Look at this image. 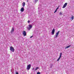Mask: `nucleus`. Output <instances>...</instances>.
I'll list each match as a JSON object with an SVG mask.
<instances>
[{
  "label": "nucleus",
  "mask_w": 74,
  "mask_h": 74,
  "mask_svg": "<svg viewBox=\"0 0 74 74\" xmlns=\"http://www.w3.org/2000/svg\"><path fill=\"white\" fill-rule=\"evenodd\" d=\"M23 33L24 36H26V31H23Z\"/></svg>",
  "instance_id": "obj_7"
},
{
  "label": "nucleus",
  "mask_w": 74,
  "mask_h": 74,
  "mask_svg": "<svg viewBox=\"0 0 74 74\" xmlns=\"http://www.w3.org/2000/svg\"><path fill=\"white\" fill-rule=\"evenodd\" d=\"M71 47V45H69L68 46H66L65 47V49H66V48H69V47Z\"/></svg>",
  "instance_id": "obj_11"
},
{
  "label": "nucleus",
  "mask_w": 74,
  "mask_h": 74,
  "mask_svg": "<svg viewBox=\"0 0 74 74\" xmlns=\"http://www.w3.org/2000/svg\"><path fill=\"white\" fill-rule=\"evenodd\" d=\"M16 74H18V72H17L16 73Z\"/></svg>",
  "instance_id": "obj_20"
},
{
  "label": "nucleus",
  "mask_w": 74,
  "mask_h": 74,
  "mask_svg": "<svg viewBox=\"0 0 74 74\" xmlns=\"http://www.w3.org/2000/svg\"><path fill=\"white\" fill-rule=\"evenodd\" d=\"M62 53H60V56L57 60V62H59V60L60 59V58H61V57L62 56Z\"/></svg>",
  "instance_id": "obj_2"
},
{
  "label": "nucleus",
  "mask_w": 74,
  "mask_h": 74,
  "mask_svg": "<svg viewBox=\"0 0 74 74\" xmlns=\"http://www.w3.org/2000/svg\"><path fill=\"white\" fill-rule=\"evenodd\" d=\"M31 67V65L29 64L27 66L26 69L27 70H29L30 69Z\"/></svg>",
  "instance_id": "obj_3"
},
{
  "label": "nucleus",
  "mask_w": 74,
  "mask_h": 74,
  "mask_svg": "<svg viewBox=\"0 0 74 74\" xmlns=\"http://www.w3.org/2000/svg\"><path fill=\"white\" fill-rule=\"evenodd\" d=\"M59 32H60V31H58L57 33H56V38L58 37V35H59Z\"/></svg>",
  "instance_id": "obj_4"
},
{
  "label": "nucleus",
  "mask_w": 74,
  "mask_h": 74,
  "mask_svg": "<svg viewBox=\"0 0 74 74\" xmlns=\"http://www.w3.org/2000/svg\"><path fill=\"white\" fill-rule=\"evenodd\" d=\"M33 70H34V68H33Z\"/></svg>",
  "instance_id": "obj_23"
},
{
  "label": "nucleus",
  "mask_w": 74,
  "mask_h": 74,
  "mask_svg": "<svg viewBox=\"0 0 74 74\" xmlns=\"http://www.w3.org/2000/svg\"><path fill=\"white\" fill-rule=\"evenodd\" d=\"M37 74H40V72H38L37 73Z\"/></svg>",
  "instance_id": "obj_16"
},
{
  "label": "nucleus",
  "mask_w": 74,
  "mask_h": 74,
  "mask_svg": "<svg viewBox=\"0 0 74 74\" xmlns=\"http://www.w3.org/2000/svg\"><path fill=\"white\" fill-rule=\"evenodd\" d=\"M35 2H37V1H38V0H35Z\"/></svg>",
  "instance_id": "obj_18"
},
{
  "label": "nucleus",
  "mask_w": 74,
  "mask_h": 74,
  "mask_svg": "<svg viewBox=\"0 0 74 74\" xmlns=\"http://www.w3.org/2000/svg\"><path fill=\"white\" fill-rule=\"evenodd\" d=\"M32 37H33V36L30 37V38H32Z\"/></svg>",
  "instance_id": "obj_21"
},
{
  "label": "nucleus",
  "mask_w": 74,
  "mask_h": 74,
  "mask_svg": "<svg viewBox=\"0 0 74 74\" xmlns=\"http://www.w3.org/2000/svg\"><path fill=\"white\" fill-rule=\"evenodd\" d=\"M25 5V2H23V7H24Z\"/></svg>",
  "instance_id": "obj_12"
},
{
  "label": "nucleus",
  "mask_w": 74,
  "mask_h": 74,
  "mask_svg": "<svg viewBox=\"0 0 74 74\" xmlns=\"http://www.w3.org/2000/svg\"><path fill=\"white\" fill-rule=\"evenodd\" d=\"M39 69V67H36L35 68V71H36L37 70V69Z\"/></svg>",
  "instance_id": "obj_15"
},
{
  "label": "nucleus",
  "mask_w": 74,
  "mask_h": 74,
  "mask_svg": "<svg viewBox=\"0 0 74 74\" xmlns=\"http://www.w3.org/2000/svg\"><path fill=\"white\" fill-rule=\"evenodd\" d=\"M59 9V8H57L56 10L54 12V13H55L56 12V11H57V10H58V9Z\"/></svg>",
  "instance_id": "obj_14"
},
{
  "label": "nucleus",
  "mask_w": 74,
  "mask_h": 74,
  "mask_svg": "<svg viewBox=\"0 0 74 74\" xmlns=\"http://www.w3.org/2000/svg\"><path fill=\"white\" fill-rule=\"evenodd\" d=\"M29 27L28 28V30H30L31 29H32V25H29Z\"/></svg>",
  "instance_id": "obj_6"
},
{
  "label": "nucleus",
  "mask_w": 74,
  "mask_h": 74,
  "mask_svg": "<svg viewBox=\"0 0 74 74\" xmlns=\"http://www.w3.org/2000/svg\"><path fill=\"white\" fill-rule=\"evenodd\" d=\"M10 50L11 51H12V52H14V51H15L14 48V47H13L12 46L10 47Z\"/></svg>",
  "instance_id": "obj_1"
},
{
  "label": "nucleus",
  "mask_w": 74,
  "mask_h": 74,
  "mask_svg": "<svg viewBox=\"0 0 74 74\" xmlns=\"http://www.w3.org/2000/svg\"><path fill=\"white\" fill-rule=\"evenodd\" d=\"M54 33H55V29H53L52 32V34L53 35L54 34Z\"/></svg>",
  "instance_id": "obj_9"
},
{
  "label": "nucleus",
  "mask_w": 74,
  "mask_h": 74,
  "mask_svg": "<svg viewBox=\"0 0 74 74\" xmlns=\"http://www.w3.org/2000/svg\"><path fill=\"white\" fill-rule=\"evenodd\" d=\"M14 27H12L10 32L11 33H14Z\"/></svg>",
  "instance_id": "obj_8"
},
{
  "label": "nucleus",
  "mask_w": 74,
  "mask_h": 74,
  "mask_svg": "<svg viewBox=\"0 0 74 74\" xmlns=\"http://www.w3.org/2000/svg\"><path fill=\"white\" fill-rule=\"evenodd\" d=\"M27 1L28 2V1H29V0H27Z\"/></svg>",
  "instance_id": "obj_22"
},
{
  "label": "nucleus",
  "mask_w": 74,
  "mask_h": 74,
  "mask_svg": "<svg viewBox=\"0 0 74 74\" xmlns=\"http://www.w3.org/2000/svg\"><path fill=\"white\" fill-rule=\"evenodd\" d=\"M72 20H73V19H74V16H73V15H72V17L70 18Z\"/></svg>",
  "instance_id": "obj_13"
},
{
  "label": "nucleus",
  "mask_w": 74,
  "mask_h": 74,
  "mask_svg": "<svg viewBox=\"0 0 74 74\" xmlns=\"http://www.w3.org/2000/svg\"><path fill=\"white\" fill-rule=\"evenodd\" d=\"M30 21H28V23H30Z\"/></svg>",
  "instance_id": "obj_19"
},
{
  "label": "nucleus",
  "mask_w": 74,
  "mask_h": 74,
  "mask_svg": "<svg viewBox=\"0 0 74 74\" xmlns=\"http://www.w3.org/2000/svg\"><path fill=\"white\" fill-rule=\"evenodd\" d=\"M67 5V3H65L63 5V6L62 7L63 8H64L66 7Z\"/></svg>",
  "instance_id": "obj_5"
},
{
  "label": "nucleus",
  "mask_w": 74,
  "mask_h": 74,
  "mask_svg": "<svg viewBox=\"0 0 74 74\" xmlns=\"http://www.w3.org/2000/svg\"><path fill=\"white\" fill-rule=\"evenodd\" d=\"M59 14H60V15H62V12H60V13Z\"/></svg>",
  "instance_id": "obj_17"
},
{
  "label": "nucleus",
  "mask_w": 74,
  "mask_h": 74,
  "mask_svg": "<svg viewBox=\"0 0 74 74\" xmlns=\"http://www.w3.org/2000/svg\"><path fill=\"white\" fill-rule=\"evenodd\" d=\"M20 11L21 12H23V11H24V8H23V7L21 8Z\"/></svg>",
  "instance_id": "obj_10"
}]
</instances>
